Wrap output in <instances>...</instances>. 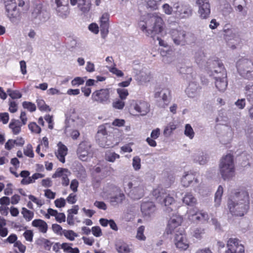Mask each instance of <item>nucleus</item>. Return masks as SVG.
Instances as JSON below:
<instances>
[{"mask_svg":"<svg viewBox=\"0 0 253 253\" xmlns=\"http://www.w3.org/2000/svg\"><path fill=\"white\" fill-rule=\"evenodd\" d=\"M164 22L162 17V14L156 12L148 14L145 23L143 22L139 23L141 29L148 36L150 35L152 37L159 34L164 37L166 34L164 32Z\"/></svg>","mask_w":253,"mask_h":253,"instance_id":"f257e3e1","label":"nucleus"},{"mask_svg":"<svg viewBox=\"0 0 253 253\" xmlns=\"http://www.w3.org/2000/svg\"><path fill=\"white\" fill-rule=\"evenodd\" d=\"M234 200H231L228 203L230 211L235 216H244L250 207V200L247 192H236L234 196Z\"/></svg>","mask_w":253,"mask_h":253,"instance_id":"f03ea898","label":"nucleus"},{"mask_svg":"<svg viewBox=\"0 0 253 253\" xmlns=\"http://www.w3.org/2000/svg\"><path fill=\"white\" fill-rule=\"evenodd\" d=\"M123 185L125 192L134 200L140 199L144 195L145 186L143 180L139 177H126Z\"/></svg>","mask_w":253,"mask_h":253,"instance_id":"7ed1b4c3","label":"nucleus"},{"mask_svg":"<svg viewBox=\"0 0 253 253\" xmlns=\"http://www.w3.org/2000/svg\"><path fill=\"white\" fill-rule=\"evenodd\" d=\"M220 173L224 180H229L235 175L233 157L231 154L223 156L219 164Z\"/></svg>","mask_w":253,"mask_h":253,"instance_id":"20e7f679","label":"nucleus"},{"mask_svg":"<svg viewBox=\"0 0 253 253\" xmlns=\"http://www.w3.org/2000/svg\"><path fill=\"white\" fill-rule=\"evenodd\" d=\"M152 194L158 202L164 204L167 207L166 210L168 212L176 209L174 199L169 196L165 189L161 188L155 189L153 191Z\"/></svg>","mask_w":253,"mask_h":253,"instance_id":"39448f33","label":"nucleus"},{"mask_svg":"<svg viewBox=\"0 0 253 253\" xmlns=\"http://www.w3.org/2000/svg\"><path fill=\"white\" fill-rule=\"evenodd\" d=\"M93 151L91 145L88 141H83L78 145L77 155L78 158L82 161H87L93 156Z\"/></svg>","mask_w":253,"mask_h":253,"instance_id":"423d86ee","label":"nucleus"},{"mask_svg":"<svg viewBox=\"0 0 253 253\" xmlns=\"http://www.w3.org/2000/svg\"><path fill=\"white\" fill-rule=\"evenodd\" d=\"M237 68L242 76L249 79L253 72V63L247 59H241L237 63Z\"/></svg>","mask_w":253,"mask_h":253,"instance_id":"0eeeda50","label":"nucleus"},{"mask_svg":"<svg viewBox=\"0 0 253 253\" xmlns=\"http://www.w3.org/2000/svg\"><path fill=\"white\" fill-rule=\"evenodd\" d=\"M174 15L176 18L185 19L192 14L193 10L191 7L187 4L181 3L179 1L175 2Z\"/></svg>","mask_w":253,"mask_h":253,"instance_id":"6e6552de","label":"nucleus"},{"mask_svg":"<svg viewBox=\"0 0 253 253\" xmlns=\"http://www.w3.org/2000/svg\"><path fill=\"white\" fill-rule=\"evenodd\" d=\"M91 99L94 102L103 104L110 102V90L102 88L94 91L91 95Z\"/></svg>","mask_w":253,"mask_h":253,"instance_id":"1a4fd4ad","label":"nucleus"},{"mask_svg":"<svg viewBox=\"0 0 253 253\" xmlns=\"http://www.w3.org/2000/svg\"><path fill=\"white\" fill-rule=\"evenodd\" d=\"M244 253V246L239 239L233 238L228 239L226 244V250L224 253Z\"/></svg>","mask_w":253,"mask_h":253,"instance_id":"9d476101","label":"nucleus"},{"mask_svg":"<svg viewBox=\"0 0 253 253\" xmlns=\"http://www.w3.org/2000/svg\"><path fill=\"white\" fill-rule=\"evenodd\" d=\"M179 233H176L174 242L177 248L180 250L185 251L189 247V243L185 234V231L183 228L178 229Z\"/></svg>","mask_w":253,"mask_h":253,"instance_id":"9b49d317","label":"nucleus"},{"mask_svg":"<svg viewBox=\"0 0 253 253\" xmlns=\"http://www.w3.org/2000/svg\"><path fill=\"white\" fill-rule=\"evenodd\" d=\"M85 122L80 115L73 111L66 120V125L72 126L78 129L82 128L85 125Z\"/></svg>","mask_w":253,"mask_h":253,"instance_id":"f8f14e48","label":"nucleus"},{"mask_svg":"<svg viewBox=\"0 0 253 253\" xmlns=\"http://www.w3.org/2000/svg\"><path fill=\"white\" fill-rule=\"evenodd\" d=\"M220 77L218 75H215V78L214 79V85L216 89L220 92H224L228 85V81L227 79L226 71L222 69L220 72Z\"/></svg>","mask_w":253,"mask_h":253,"instance_id":"ddd939ff","label":"nucleus"},{"mask_svg":"<svg viewBox=\"0 0 253 253\" xmlns=\"http://www.w3.org/2000/svg\"><path fill=\"white\" fill-rule=\"evenodd\" d=\"M171 39L176 45H184L187 42L186 32L182 30L171 29L169 32Z\"/></svg>","mask_w":253,"mask_h":253,"instance_id":"4468645a","label":"nucleus"},{"mask_svg":"<svg viewBox=\"0 0 253 253\" xmlns=\"http://www.w3.org/2000/svg\"><path fill=\"white\" fill-rule=\"evenodd\" d=\"M196 4L199 7L200 17L202 19L208 18L211 14V6L209 0H197Z\"/></svg>","mask_w":253,"mask_h":253,"instance_id":"2eb2a0df","label":"nucleus"},{"mask_svg":"<svg viewBox=\"0 0 253 253\" xmlns=\"http://www.w3.org/2000/svg\"><path fill=\"white\" fill-rule=\"evenodd\" d=\"M5 9L6 14L11 22H14L16 19L19 16V11L17 9L15 0H11L7 1L5 4Z\"/></svg>","mask_w":253,"mask_h":253,"instance_id":"dca6fc26","label":"nucleus"},{"mask_svg":"<svg viewBox=\"0 0 253 253\" xmlns=\"http://www.w3.org/2000/svg\"><path fill=\"white\" fill-rule=\"evenodd\" d=\"M132 106L135 111L141 116L146 115L150 111V105L144 100H135Z\"/></svg>","mask_w":253,"mask_h":253,"instance_id":"f3484780","label":"nucleus"},{"mask_svg":"<svg viewBox=\"0 0 253 253\" xmlns=\"http://www.w3.org/2000/svg\"><path fill=\"white\" fill-rule=\"evenodd\" d=\"M71 175V172L66 169L59 168L57 169L55 172L52 175V178L61 177L62 180V184L64 186H67L69 184V179L68 177Z\"/></svg>","mask_w":253,"mask_h":253,"instance_id":"a211bd4d","label":"nucleus"},{"mask_svg":"<svg viewBox=\"0 0 253 253\" xmlns=\"http://www.w3.org/2000/svg\"><path fill=\"white\" fill-rule=\"evenodd\" d=\"M143 216L146 218L151 217L156 211V206L152 202H143L141 205Z\"/></svg>","mask_w":253,"mask_h":253,"instance_id":"6ab92c4d","label":"nucleus"},{"mask_svg":"<svg viewBox=\"0 0 253 253\" xmlns=\"http://www.w3.org/2000/svg\"><path fill=\"white\" fill-rule=\"evenodd\" d=\"M187 219L194 221L195 220H208L209 219L208 214L205 212H196L194 210H190L187 214Z\"/></svg>","mask_w":253,"mask_h":253,"instance_id":"aec40b11","label":"nucleus"},{"mask_svg":"<svg viewBox=\"0 0 253 253\" xmlns=\"http://www.w3.org/2000/svg\"><path fill=\"white\" fill-rule=\"evenodd\" d=\"M109 15L107 13H103L100 18L99 23L100 31L102 36L105 38L109 32Z\"/></svg>","mask_w":253,"mask_h":253,"instance_id":"412c9836","label":"nucleus"},{"mask_svg":"<svg viewBox=\"0 0 253 253\" xmlns=\"http://www.w3.org/2000/svg\"><path fill=\"white\" fill-rule=\"evenodd\" d=\"M223 69L226 71L223 64L219 61H214L210 65V70L208 72L209 76L212 77L213 78H215V75H220V71ZM220 77V75H218Z\"/></svg>","mask_w":253,"mask_h":253,"instance_id":"4be33fe9","label":"nucleus"},{"mask_svg":"<svg viewBox=\"0 0 253 253\" xmlns=\"http://www.w3.org/2000/svg\"><path fill=\"white\" fill-rule=\"evenodd\" d=\"M110 189L113 192H118V194H116L115 196L110 197V202L112 204L114 205L122 203L125 200V194L123 192H121L118 187L112 185L110 187Z\"/></svg>","mask_w":253,"mask_h":253,"instance_id":"5701e85b","label":"nucleus"},{"mask_svg":"<svg viewBox=\"0 0 253 253\" xmlns=\"http://www.w3.org/2000/svg\"><path fill=\"white\" fill-rule=\"evenodd\" d=\"M152 75L149 71H141L135 76V80L139 84H143L148 83L151 80Z\"/></svg>","mask_w":253,"mask_h":253,"instance_id":"b1692460","label":"nucleus"},{"mask_svg":"<svg viewBox=\"0 0 253 253\" xmlns=\"http://www.w3.org/2000/svg\"><path fill=\"white\" fill-rule=\"evenodd\" d=\"M200 89V87L198 84L194 81L189 84L185 91L188 97L194 98L198 95Z\"/></svg>","mask_w":253,"mask_h":253,"instance_id":"393cba45","label":"nucleus"},{"mask_svg":"<svg viewBox=\"0 0 253 253\" xmlns=\"http://www.w3.org/2000/svg\"><path fill=\"white\" fill-rule=\"evenodd\" d=\"M58 149L55 152V155L57 159L62 163L65 162V157L68 152L67 147L61 142L57 144Z\"/></svg>","mask_w":253,"mask_h":253,"instance_id":"a878e982","label":"nucleus"},{"mask_svg":"<svg viewBox=\"0 0 253 253\" xmlns=\"http://www.w3.org/2000/svg\"><path fill=\"white\" fill-rule=\"evenodd\" d=\"M107 131L105 128L100 127L97 132V138L99 145L103 148L108 147L109 144L106 143V139Z\"/></svg>","mask_w":253,"mask_h":253,"instance_id":"bb28decb","label":"nucleus"},{"mask_svg":"<svg viewBox=\"0 0 253 253\" xmlns=\"http://www.w3.org/2000/svg\"><path fill=\"white\" fill-rule=\"evenodd\" d=\"M48 148V140L46 137H43L40 143L38 145L36 152L39 154L41 157H43L44 155L43 153L45 152Z\"/></svg>","mask_w":253,"mask_h":253,"instance_id":"cd10ccee","label":"nucleus"},{"mask_svg":"<svg viewBox=\"0 0 253 253\" xmlns=\"http://www.w3.org/2000/svg\"><path fill=\"white\" fill-rule=\"evenodd\" d=\"M115 247L119 253H129L131 251L130 245L122 240H118L116 242Z\"/></svg>","mask_w":253,"mask_h":253,"instance_id":"c85d7f7f","label":"nucleus"},{"mask_svg":"<svg viewBox=\"0 0 253 253\" xmlns=\"http://www.w3.org/2000/svg\"><path fill=\"white\" fill-rule=\"evenodd\" d=\"M231 32L228 31L227 33V45L229 47L234 49L237 48V47L240 45L241 43V39L240 37L239 34L236 36H234V38L230 39L229 34H231Z\"/></svg>","mask_w":253,"mask_h":253,"instance_id":"c756f323","label":"nucleus"},{"mask_svg":"<svg viewBox=\"0 0 253 253\" xmlns=\"http://www.w3.org/2000/svg\"><path fill=\"white\" fill-rule=\"evenodd\" d=\"M209 156L204 152L199 151L193 156L194 161L200 165H205L208 162Z\"/></svg>","mask_w":253,"mask_h":253,"instance_id":"7c9ffc66","label":"nucleus"},{"mask_svg":"<svg viewBox=\"0 0 253 253\" xmlns=\"http://www.w3.org/2000/svg\"><path fill=\"white\" fill-rule=\"evenodd\" d=\"M45 217L47 219L50 216H54L57 221H65V215L63 213H58L57 211L52 209H48L47 213L45 214Z\"/></svg>","mask_w":253,"mask_h":253,"instance_id":"2f4dec72","label":"nucleus"},{"mask_svg":"<svg viewBox=\"0 0 253 253\" xmlns=\"http://www.w3.org/2000/svg\"><path fill=\"white\" fill-rule=\"evenodd\" d=\"M195 180L197 182L195 175L192 172H187L183 176L181 179V183L183 186L188 187Z\"/></svg>","mask_w":253,"mask_h":253,"instance_id":"473e14b6","label":"nucleus"},{"mask_svg":"<svg viewBox=\"0 0 253 253\" xmlns=\"http://www.w3.org/2000/svg\"><path fill=\"white\" fill-rule=\"evenodd\" d=\"M22 125L19 120L12 119L9 124V127L11 129L13 134L17 135L21 131Z\"/></svg>","mask_w":253,"mask_h":253,"instance_id":"72a5a7b5","label":"nucleus"},{"mask_svg":"<svg viewBox=\"0 0 253 253\" xmlns=\"http://www.w3.org/2000/svg\"><path fill=\"white\" fill-rule=\"evenodd\" d=\"M78 6L83 13H87L90 9L91 1L90 0H79Z\"/></svg>","mask_w":253,"mask_h":253,"instance_id":"f704fd0d","label":"nucleus"},{"mask_svg":"<svg viewBox=\"0 0 253 253\" xmlns=\"http://www.w3.org/2000/svg\"><path fill=\"white\" fill-rule=\"evenodd\" d=\"M76 128H73L72 126H65V133L67 136H70L74 140H76L79 137L80 133Z\"/></svg>","mask_w":253,"mask_h":253,"instance_id":"c9c22d12","label":"nucleus"},{"mask_svg":"<svg viewBox=\"0 0 253 253\" xmlns=\"http://www.w3.org/2000/svg\"><path fill=\"white\" fill-rule=\"evenodd\" d=\"M244 93L247 100L250 102H253V83L247 84L244 87Z\"/></svg>","mask_w":253,"mask_h":253,"instance_id":"e433bc0d","label":"nucleus"},{"mask_svg":"<svg viewBox=\"0 0 253 253\" xmlns=\"http://www.w3.org/2000/svg\"><path fill=\"white\" fill-rule=\"evenodd\" d=\"M183 228L179 222H169L166 228V232L168 234L179 233L178 229Z\"/></svg>","mask_w":253,"mask_h":253,"instance_id":"4c0bfd02","label":"nucleus"},{"mask_svg":"<svg viewBox=\"0 0 253 253\" xmlns=\"http://www.w3.org/2000/svg\"><path fill=\"white\" fill-rule=\"evenodd\" d=\"M36 244L47 251H49L53 245V243L50 241L43 238L38 239L36 241Z\"/></svg>","mask_w":253,"mask_h":253,"instance_id":"58836bf2","label":"nucleus"},{"mask_svg":"<svg viewBox=\"0 0 253 253\" xmlns=\"http://www.w3.org/2000/svg\"><path fill=\"white\" fill-rule=\"evenodd\" d=\"M175 5V2H172L171 5L168 3L163 4L162 6V8L163 12L167 15H174L175 8L174 6Z\"/></svg>","mask_w":253,"mask_h":253,"instance_id":"ea45409f","label":"nucleus"},{"mask_svg":"<svg viewBox=\"0 0 253 253\" xmlns=\"http://www.w3.org/2000/svg\"><path fill=\"white\" fill-rule=\"evenodd\" d=\"M183 202L187 205L193 206L196 204L197 200L191 193H188L183 198Z\"/></svg>","mask_w":253,"mask_h":253,"instance_id":"a19ab883","label":"nucleus"},{"mask_svg":"<svg viewBox=\"0 0 253 253\" xmlns=\"http://www.w3.org/2000/svg\"><path fill=\"white\" fill-rule=\"evenodd\" d=\"M223 192V188L222 186L219 185L215 194L214 201L216 206H219L221 203V197Z\"/></svg>","mask_w":253,"mask_h":253,"instance_id":"79ce46f5","label":"nucleus"},{"mask_svg":"<svg viewBox=\"0 0 253 253\" xmlns=\"http://www.w3.org/2000/svg\"><path fill=\"white\" fill-rule=\"evenodd\" d=\"M162 99L164 101V104L163 105L160 104L163 108H165L169 103V97L170 95V91L169 89H164L162 91Z\"/></svg>","mask_w":253,"mask_h":253,"instance_id":"37998d69","label":"nucleus"},{"mask_svg":"<svg viewBox=\"0 0 253 253\" xmlns=\"http://www.w3.org/2000/svg\"><path fill=\"white\" fill-rule=\"evenodd\" d=\"M115 63H113V66H107V68L114 75H115L118 77H122L124 76V73L120 70L116 68Z\"/></svg>","mask_w":253,"mask_h":253,"instance_id":"c03bdc74","label":"nucleus"},{"mask_svg":"<svg viewBox=\"0 0 253 253\" xmlns=\"http://www.w3.org/2000/svg\"><path fill=\"white\" fill-rule=\"evenodd\" d=\"M21 213L24 219L27 221H31L34 215L33 211L27 209L26 208H22Z\"/></svg>","mask_w":253,"mask_h":253,"instance_id":"a18cd8bd","label":"nucleus"},{"mask_svg":"<svg viewBox=\"0 0 253 253\" xmlns=\"http://www.w3.org/2000/svg\"><path fill=\"white\" fill-rule=\"evenodd\" d=\"M176 128V126L173 123L169 124L165 128L164 134L168 137L171 135L172 131Z\"/></svg>","mask_w":253,"mask_h":253,"instance_id":"49530a36","label":"nucleus"},{"mask_svg":"<svg viewBox=\"0 0 253 253\" xmlns=\"http://www.w3.org/2000/svg\"><path fill=\"white\" fill-rule=\"evenodd\" d=\"M56 10L58 15L63 18L66 17L69 14V7L67 5L59 7Z\"/></svg>","mask_w":253,"mask_h":253,"instance_id":"de8ad7c7","label":"nucleus"},{"mask_svg":"<svg viewBox=\"0 0 253 253\" xmlns=\"http://www.w3.org/2000/svg\"><path fill=\"white\" fill-rule=\"evenodd\" d=\"M120 155L114 152H108L105 154V159L110 162H114L116 159L120 158Z\"/></svg>","mask_w":253,"mask_h":253,"instance_id":"09e8293b","label":"nucleus"},{"mask_svg":"<svg viewBox=\"0 0 253 253\" xmlns=\"http://www.w3.org/2000/svg\"><path fill=\"white\" fill-rule=\"evenodd\" d=\"M117 92L120 98L122 100L126 99L129 94L127 89L124 88H117Z\"/></svg>","mask_w":253,"mask_h":253,"instance_id":"8fccbe9b","label":"nucleus"},{"mask_svg":"<svg viewBox=\"0 0 253 253\" xmlns=\"http://www.w3.org/2000/svg\"><path fill=\"white\" fill-rule=\"evenodd\" d=\"M7 93L8 95L12 99H19L22 97V94L21 92L17 90L8 89L7 90Z\"/></svg>","mask_w":253,"mask_h":253,"instance_id":"3c124183","label":"nucleus"},{"mask_svg":"<svg viewBox=\"0 0 253 253\" xmlns=\"http://www.w3.org/2000/svg\"><path fill=\"white\" fill-rule=\"evenodd\" d=\"M184 134L186 136L188 137L190 139H192L194 137L195 133L190 125H186L185 126Z\"/></svg>","mask_w":253,"mask_h":253,"instance_id":"603ef678","label":"nucleus"},{"mask_svg":"<svg viewBox=\"0 0 253 253\" xmlns=\"http://www.w3.org/2000/svg\"><path fill=\"white\" fill-rule=\"evenodd\" d=\"M34 226L36 227L42 232L45 233L47 229L46 222H32Z\"/></svg>","mask_w":253,"mask_h":253,"instance_id":"864d4df0","label":"nucleus"},{"mask_svg":"<svg viewBox=\"0 0 253 253\" xmlns=\"http://www.w3.org/2000/svg\"><path fill=\"white\" fill-rule=\"evenodd\" d=\"M28 127L33 133L39 134L41 131V127L35 122L30 123L28 125Z\"/></svg>","mask_w":253,"mask_h":253,"instance_id":"5fc2aeb1","label":"nucleus"},{"mask_svg":"<svg viewBox=\"0 0 253 253\" xmlns=\"http://www.w3.org/2000/svg\"><path fill=\"white\" fill-rule=\"evenodd\" d=\"M24 108L27 109L30 112H34L36 110V106L34 103L28 101H24L22 103Z\"/></svg>","mask_w":253,"mask_h":253,"instance_id":"6e6d98bb","label":"nucleus"},{"mask_svg":"<svg viewBox=\"0 0 253 253\" xmlns=\"http://www.w3.org/2000/svg\"><path fill=\"white\" fill-rule=\"evenodd\" d=\"M37 103L38 108L41 111H49V107L45 104V102L42 99L37 100Z\"/></svg>","mask_w":253,"mask_h":253,"instance_id":"4d7b16f0","label":"nucleus"},{"mask_svg":"<svg viewBox=\"0 0 253 253\" xmlns=\"http://www.w3.org/2000/svg\"><path fill=\"white\" fill-rule=\"evenodd\" d=\"M64 236L70 241H73L75 237L78 236V234L72 230H65L63 231Z\"/></svg>","mask_w":253,"mask_h":253,"instance_id":"13d9d810","label":"nucleus"},{"mask_svg":"<svg viewBox=\"0 0 253 253\" xmlns=\"http://www.w3.org/2000/svg\"><path fill=\"white\" fill-rule=\"evenodd\" d=\"M24 154L26 156L30 158H33L34 156L32 146L31 144H28L24 149Z\"/></svg>","mask_w":253,"mask_h":253,"instance_id":"bf43d9fd","label":"nucleus"},{"mask_svg":"<svg viewBox=\"0 0 253 253\" xmlns=\"http://www.w3.org/2000/svg\"><path fill=\"white\" fill-rule=\"evenodd\" d=\"M228 31L231 32V33H232L231 34H229L230 35L229 37L231 40H232V39L234 38V36H236L238 34V33L235 29H224V39L226 41L227 43V33L228 32Z\"/></svg>","mask_w":253,"mask_h":253,"instance_id":"052dcab7","label":"nucleus"},{"mask_svg":"<svg viewBox=\"0 0 253 253\" xmlns=\"http://www.w3.org/2000/svg\"><path fill=\"white\" fill-rule=\"evenodd\" d=\"M125 105V102L121 99H116L112 103L113 107L117 109L122 110Z\"/></svg>","mask_w":253,"mask_h":253,"instance_id":"680f3d73","label":"nucleus"},{"mask_svg":"<svg viewBox=\"0 0 253 253\" xmlns=\"http://www.w3.org/2000/svg\"><path fill=\"white\" fill-rule=\"evenodd\" d=\"M141 160L138 156L133 157L132 160V166L134 170H138L141 168Z\"/></svg>","mask_w":253,"mask_h":253,"instance_id":"e2e57ef3","label":"nucleus"},{"mask_svg":"<svg viewBox=\"0 0 253 253\" xmlns=\"http://www.w3.org/2000/svg\"><path fill=\"white\" fill-rule=\"evenodd\" d=\"M28 197H29V199L32 202L35 203L39 207H41L44 203V202L43 200L39 199V198L36 197L35 196H34V195H29Z\"/></svg>","mask_w":253,"mask_h":253,"instance_id":"0e129e2a","label":"nucleus"},{"mask_svg":"<svg viewBox=\"0 0 253 253\" xmlns=\"http://www.w3.org/2000/svg\"><path fill=\"white\" fill-rule=\"evenodd\" d=\"M145 228L143 226L139 227L137 229L136 238L139 240H145L146 239L143 233Z\"/></svg>","mask_w":253,"mask_h":253,"instance_id":"69168bd1","label":"nucleus"},{"mask_svg":"<svg viewBox=\"0 0 253 253\" xmlns=\"http://www.w3.org/2000/svg\"><path fill=\"white\" fill-rule=\"evenodd\" d=\"M55 205L56 207L60 208L64 207L66 205V201L63 198L57 199L54 201Z\"/></svg>","mask_w":253,"mask_h":253,"instance_id":"338daca9","label":"nucleus"},{"mask_svg":"<svg viewBox=\"0 0 253 253\" xmlns=\"http://www.w3.org/2000/svg\"><path fill=\"white\" fill-rule=\"evenodd\" d=\"M246 191L248 194V196L249 197V194L251 197L253 198V185L252 186H247L244 188L241 189L239 192Z\"/></svg>","mask_w":253,"mask_h":253,"instance_id":"774afa93","label":"nucleus"}]
</instances>
